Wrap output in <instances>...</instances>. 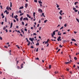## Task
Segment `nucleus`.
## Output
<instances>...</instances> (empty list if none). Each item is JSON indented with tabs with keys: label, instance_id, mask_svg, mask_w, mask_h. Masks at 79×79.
I'll return each mask as SVG.
<instances>
[{
	"label": "nucleus",
	"instance_id": "f257e3e1",
	"mask_svg": "<svg viewBox=\"0 0 79 79\" xmlns=\"http://www.w3.org/2000/svg\"><path fill=\"white\" fill-rule=\"evenodd\" d=\"M57 41H61V36H59L57 39Z\"/></svg>",
	"mask_w": 79,
	"mask_h": 79
},
{
	"label": "nucleus",
	"instance_id": "f03ea898",
	"mask_svg": "<svg viewBox=\"0 0 79 79\" xmlns=\"http://www.w3.org/2000/svg\"><path fill=\"white\" fill-rule=\"evenodd\" d=\"M71 62H72V60H70V61L65 62V64H69V63H70Z\"/></svg>",
	"mask_w": 79,
	"mask_h": 79
},
{
	"label": "nucleus",
	"instance_id": "7ed1b4c3",
	"mask_svg": "<svg viewBox=\"0 0 79 79\" xmlns=\"http://www.w3.org/2000/svg\"><path fill=\"white\" fill-rule=\"evenodd\" d=\"M33 40H35L34 38H29V40H31V42H33Z\"/></svg>",
	"mask_w": 79,
	"mask_h": 79
},
{
	"label": "nucleus",
	"instance_id": "20e7f679",
	"mask_svg": "<svg viewBox=\"0 0 79 79\" xmlns=\"http://www.w3.org/2000/svg\"><path fill=\"white\" fill-rule=\"evenodd\" d=\"M63 12L62 10H60V12H59L60 14V15L61 16H62V14H61V13Z\"/></svg>",
	"mask_w": 79,
	"mask_h": 79
},
{
	"label": "nucleus",
	"instance_id": "39448f33",
	"mask_svg": "<svg viewBox=\"0 0 79 79\" xmlns=\"http://www.w3.org/2000/svg\"><path fill=\"white\" fill-rule=\"evenodd\" d=\"M38 11H40V12H41V13H42V12H43L42 10L41 9H40L38 10Z\"/></svg>",
	"mask_w": 79,
	"mask_h": 79
},
{
	"label": "nucleus",
	"instance_id": "423d86ee",
	"mask_svg": "<svg viewBox=\"0 0 79 79\" xmlns=\"http://www.w3.org/2000/svg\"><path fill=\"white\" fill-rule=\"evenodd\" d=\"M6 10H8V11H9L10 10V9L9 8V7L8 6H7L6 7Z\"/></svg>",
	"mask_w": 79,
	"mask_h": 79
},
{
	"label": "nucleus",
	"instance_id": "0eeeda50",
	"mask_svg": "<svg viewBox=\"0 0 79 79\" xmlns=\"http://www.w3.org/2000/svg\"><path fill=\"white\" fill-rule=\"evenodd\" d=\"M27 17H28V18H31V16H29V14H27Z\"/></svg>",
	"mask_w": 79,
	"mask_h": 79
},
{
	"label": "nucleus",
	"instance_id": "6e6552de",
	"mask_svg": "<svg viewBox=\"0 0 79 79\" xmlns=\"http://www.w3.org/2000/svg\"><path fill=\"white\" fill-rule=\"evenodd\" d=\"M38 2L39 3H40V4H42V2L40 1H38Z\"/></svg>",
	"mask_w": 79,
	"mask_h": 79
},
{
	"label": "nucleus",
	"instance_id": "1a4fd4ad",
	"mask_svg": "<svg viewBox=\"0 0 79 79\" xmlns=\"http://www.w3.org/2000/svg\"><path fill=\"white\" fill-rule=\"evenodd\" d=\"M28 44H27V45L28 46H29V45H30V44H31V42L30 41H28Z\"/></svg>",
	"mask_w": 79,
	"mask_h": 79
},
{
	"label": "nucleus",
	"instance_id": "9d476101",
	"mask_svg": "<svg viewBox=\"0 0 79 79\" xmlns=\"http://www.w3.org/2000/svg\"><path fill=\"white\" fill-rule=\"evenodd\" d=\"M13 26V23H11L10 24V28H11Z\"/></svg>",
	"mask_w": 79,
	"mask_h": 79
},
{
	"label": "nucleus",
	"instance_id": "9b49d317",
	"mask_svg": "<svg viewBox=\"0 0 79 79\" xmlns=\"http://www.w3.org/2000/svg\"><path fill=\"white\" fill-rule=\"evenodd\" d=\"M72 41H74V42H76V40L75 39H72L71 40Z\"/></svg>",
	"mask_w": 79,
	"mask_h": 79
},
{
	"label": "nucleus",
	"instance_id": "f8f14e48",
	"mask_svg": "<svg viewBox=\"0 0 79 79\" xmlns=\"http://www.w3.org/2000/svg\"><path fill=\"white\" fill-rule=\"evenodd\" d=\"M36 45L37 46H39V43L38 42L37 44H36Z\"/></svg>",
	"mask_w": 79,
	"mask_h": 79
},
{
	"label": "nucleus",
	"instance_id": "ddd939ff",
	"mask_svg": "<svg viewBox=\"0 0 79 79\" xmlns=\"http://www.w3.org/2000/svg\"><path fill=\"white\" fill-rule=\"evenodd\" d=\"M23 8H24V7H23V6H22V7H20L19 8V10H21V9H23Z\"/></svg>",
	"mask_w": 79,
	"mask_h": 79
},
{
	"label": "nucleus",
	"instance_id": "4468645a",
	"mask_svg": "<svg viewBox=\"0 0 79 79\" xmlns=\"http://www.w3.org/2000/svg\"><path fill=\"white\" fill-rule=\"evenodd\" d=\"M56 5H57V8H59V7H60V6L58 5L57 3H56Z\"/></svg>",
	"mask_w": 79,
	"mask_h": 79
},
{
	"label": "nucleus",
	"instance_id": "2eb2a0df",
	"mask_svg": "<svg viewBox=\"0 0 79 79\" xmlns=\"http://www.w3.org/2000/svg\"><path fill=\"white\" fill-rule=\"evenodd\" d=\"M52 34L53 35H55V32L54 31L53 32Z\"/></svg>",
	"mask_w": 79,
	"mask_h": 79
},
{
	"label": "nucleus",
	"instance_id": "dca6fc26",
	"mask_svg": "<svg viewBox=\"0 0 79 79\" xmlns=\"http://www.w3.org/2000/svg\"><path fill=\"white\" fill-rule=\"evenodd\" d=\"M23 64H21V68H23Z\"/></svg>",
	"mask_w": 79,
	"mask_h": 79
},
{
	"label": "nucleus",
	"instance_id": "f3484780",
	"mask_svg": "<svg viewBox=\"0 0 79 79\" xmlns=\"http://www.w3.org/2000/svg\"><path fill=\"white\" fill-rule=\"evenodd\" d=\"M23 17H21L20 18V20L21 21H22V20H23Z\"/></svg>",
	"mask_w": 79,
	"mask_h": 79
},
{
	"label": "nucleus",
	"instance_id": "a211bd4d",
	"mask_svg": "<svg viewBox=\"0 0 79 79\" xmlns=\"http://www.w3.org/2000/svg\"><path fill=\"white\" fill-rule=\"evenodd\" d=\"M42 15L43 16H44V17H45V16L44 15V13H42Z\"/></svg>",
	"mask_w": 79,
	"mask_h": 79
},
{
	"label": "nucleus",
	"instance_id": "6ab92c4d",
	"mask_svg": "<svg viewBox=\"0 0 79 79\" xmlns=\"http://www.w3.org/2000/svg\"><path fill=\"white\" fill-rule=\"evenodd\" d=\"M47 21H48V20H46L44 21V23H47Z\"/></svg>",
	"mask_w": 79,
	"mask_h": 79
},
{
	"label": "nucleus",
	"instance_id": "aec40b11",
	"mask_svg": "<svg viewBox=\"0 0 79 79\" xmlns=\"http://www.w3.org/2000/svg\"><path fill=\"white\" fill-rule=\"evenodd\" d=\"M76 20L77 21V22H78V23H79V19H78L76 18Z\"/></svg>",
	"mask_w": 79,
	"mask_h": 79
},
{
	"label": "nucleus",
	"instance_id": "412c9836",
	"mask_svg": "<svg viewBox=\"0 0 79 79\" xmlns=\"http://www.w3.org/2000/svg\"><path fill=\"white\" fill-rule=\"evenodd\" d=\"M10 7H12V3L11 2H10Z\"/></svg>",
	"mask_w": 79,
	"mask_h": 79
},
{
	"label": "nucleus",
	"instance_id": "4be33fe9",
	"mask_svg": "<svg viewBox=\"0 0 79 79\" xmlns=\"http://www.w3.org/2000/svg\"><path fill=\"white\" fill-rule=\"evenodd\" d=\"M17 17H18V16L17 15H16L15 16H14V18L15 19H17Z\"/></svg>",
	"mask_w": 79,
	"mask_h": 79
},
{
	"label": "nucleus",
	"instance_id": "5701e85b",
	"mask_svg": "<svg viewBox=\"0 0 79 79\" xmlns=\"http://www.w3.org/2000/svg\"><path fill=\"white\" fill-rule=\"evenodd\" d=\"M77 3H78V2H75L74 5H76V4H77Z\"/></svg>",
	"mask_w": 79,
	"mask_h": 79
},
{
	"label": "nucleus",
	"instance_id": "b1692460",
	"mask_svg": "<svg viewBox=\"0 0 79 79\" xmlns=\"http://www.w3.org/2000/svg\"><path fill=\"white\" fill-rule=\"evenodd\" d=\"M24 15V13H22V14H20V16H22V15Z\"/></svg>",
	"mask_w": 79,
	"mask_h": 79
},
{
	"label": "nucleus",
	"instance_id": "393cba45",
	"mask_svg": "<svg viewBox=\"0 0 79 79\" xmlns=\"http://www.w3.org/2000/svg\"><path fill=\"white\" fill-rule=\"evenodd\" d=\"M74 59L75 60H77V58H76V57H74Z\"/></svg>",
	"mask_w": 79,
	"mask_h": 79
},
{
	"label": "nucleus",
	"instance_id": "a878e982",
	"mask_svg": "<svg viewBox=\"0 0 79 79\" xmlns=\"http://www.w3.org/2000/svg\"><path fill=\"white\" fill-rule=\"evenodd\" d=\"M59 19H62V17H61V16H60V17H59Z\"/></svg>",
	"mask_w": 79,
	"mask_h": 79
},
{
	"label": "nucleus",
	"instance_id": "bb28decb",
	"mask_svg": "<svg viewBox=\"0 0 79 79\" xmlns=\"http://www.w3.org/2000/svg\"><path fill=\"white\" fill-rule=\"evenodd\" d=\"M34 2H35L36 3H37V0H34Z\"/></svg>",
	"mask_w": 79,
	"mask_h": 79
},
{
	"label": "nucleus",
	"instance_id": "cd10ccee",
	"mask_svg": "<svg viewBox=\"0 0 79 79\" xmlns=\"http://www.w3.org/2000/svg\"><path fill=\"white\" fill-rule=\"evenodd\" d=\"M59 47H60V48H62V47H63V46L61 45L60 44L59 45Z\"/></svg>",
	"mask_w": 79,
	"mask_h": 79
},
{
	"label": "nucleus",
	"instance_id": "c85d7f7f",
	"mask_svg": "<svg viewBox=\"0 0 79 79\" xmlns=\"http://www.w3.org/2000/svg\"><path fill=\"white\" fill-rule=\"evenodd\" d=\"M28 5H27V4H25V7L26 8L27 7V6Z\"/></svg>",
	"mask_w": 79,
	"mask_h": 79
},
{
	"label": "nucleus",
	"instance_id": "c756f323",
	"mask_svg": "<svg viewBox=\"0 0 79 79\" xmlns=\"http://www.w3.org/2000/svg\"><path fill=\"white\" fill-rule=\"evenodd\" d=\"M51 65H50L49 66V69H51Z\"/></svg>",
	"mask_w": 79,
	"mask_h": 79
},
{
	"label": "nucleus",
	"instance_id": "7c9ffc66",
	"mask_svg": "<svg viewBox=\"0 0 79 79\" xmlns=\"http://www.w3.org/2000/svg\"><path fill=\"white\" fill-rule=\"evenodd\" d=\"M5 22H7V19H6V17L5 18Z\"/></svg>",
	"mask_w": 79,
	"mask_h": 79
},
{
	"label": "nucleus",
	"instance_id": "2f4dec72",
	"mask_svg": "<svg viewBox=\"0 0 79 79\" xmlns=\"http://www.w3.org/2000/svg\"><path fill=\"white\" fill-rule=\"evenodd\" d=\"M26 40H27V42H28L30 41H29V40H28L27 38H26Z\"/></svg>",
	"mask_w": 79,
	"mask_h": 79
},
{
	"label": "nucleus",
	"instance_id": "473e14b6",
	"mask_svg": "<svg viewBox=\"0 0 79 79\" xmlns=\"http://www.w3.org/2000/svg\"><path fill=\"white\" fill-rule=\"evenodd\" d=\"M19 13H22V12L21 11V10H19Z\"/></svg>",
	"mask_w": 79,
	"mask_h": 79
},
{
	"label": "nucleus",
	"instance_id": "72a5a7b5",
	"mask_svg": "<svg viewBox=\"0 0 79 79\" xmlns=\"http://www.w3.org/2000/svg\"><path fill=\"white\" fill-rule=\"evenodd\" d=\"M60 49H59L57 51V52H56V53H58V52L59 51H60Z\"/></svg>",
	"mask_w": 79,
	"mask_h": 79
},
{
	"label": "nucleus",
	"instance_id": "f704fd0d",
	"mask_svg": "<svg viewBox=\"0 0 79 79\" xmlns=\"http://www.w3.org/2000/svg\"><path fill=\"white\" fill-rule=\"evenodd\" d=\"M47 45L46 46V47H48V45H49V44H48V43H47Z\"/></svg>",
	"mask_w": 79,
	"mask_h": 79
},
{
	"label": "nucleus",
	"instance_id": "c9c22d12",
	"mask_svg": "<svg viewBox=\"0 0 79 79\" xmlns=\"http://www.w3.org/2000/svg\"><path fill=\"white\" fill-rule=\"evenodd\" d=\"M61 77H62V78L63 79H64V76H61Z\"/></svg>",
	"mask_w": 79,
	"mask_h": 79
},
{
	"label": "nucleus",
	"instance_id": "e433bc0d",
	"mask_svg": "<svg viewBox=\"0 0 79 79\" xmlns=\"http://www.w3.org/2000/svg\"><path fill=\"white\" fill-rule=\"evenodd\" d=\"M7 12V10H6L4 12V13H6Z\"/></svg>",
	"mask_w": 79,
	"mask_h": 79
},
{
	"label": "nucleus",
	"instance_id": "4c0bfd02",
	"mask_svg": "<svg viewBox=\"0 0 79 79\" xmlns=\"http://www.w3.org/2000/svg\"><path fill=\"white\" fill-rule=\"evenodd\" d=\"M33 35H37V34L35 33H33Z\"/></svg>",
	"mask_w": 79,
	"mask_h": 79
},
{
	"label": "nucleus",
	"instance_id": "58836bf2",
	"mask_svg": "<svg viewBox=\"0 0 79 79\" xmlns=\"http://www.w3.org/2000/svg\"><path fill=\"white\" fill-rule=\"evenodd\" d=\"M18 33H19L20 34H21V32L19 31L18 30L17 31Z\"/></svg>",
	"mask_w": 79,
	"mask_h": 79
},
{
	"label": "nucleus",
	"instance_id": "ea45409f",
	"mask_svg": "<svg viewBox=\"0 0 79 79\" xmlns=\"http://www.w3.org/2000/svg\"><path fill=\"white\" fill-rule=\"evenodd\" d=\"M65 42H66L65 40H63V43H65Z\"/></svg>",
	"mask_w": 79,
	"mask_h": 79
},
{
	"label": "nucleus",
	"instance_id": "a19ab883",
	"mask_svg": "<svg viewBox=\"0 0 79 79\" xmlns=\"http://www.w3.org/2000/svg\"><path fill=\"white\" fill-rule=\"evenodd\" d=\"M22 24H23V25H24V22H22Z\"/></svg>",
	"mask_w": 79,
	"mask_h": 79
},
{
	"label": "nucleus",
	"instance_id": "79ce46f5",
	"mask_svg": "<svg viewBox=\"0 0 79 79\" xmlns=\"http://www.w3.org/2000/svg\"><path fill=\"white\" fill-rule=\"evenodd\" d=\"M25 20H27V21H28V19L26 17L25 18Z\"/></svg>",
	"mask_w": 79,
	"mask_h": 79
},
{
	"label": "nucleus",
	"instance_id": "37998d69",
	"mask_svg": "<svg viewBox=\"0 0 79 79\" xmlns=\"http://www.w3.org/2000/svg\"><path fill=\"white\" fill-rule=\"evenodd\" d=\"M58 35H61V33H58Z\"/></svg>",
	"mask_w": 79,
	"mask_h": 79
},
{
	"label": "nucleus",
	"instance_id": "c03bdc74",
	"mask_svg": "<svg viewBox=\"0 0 79 79\" xmlns=\"http://www.w3.org/2000/svg\"><path fill=\"white\" fill-rule=\"evenodd\" d=\"M41 28H42L41 27H39V31H41Z\"/></svg>",
	"mask_w": 79,
	"mask_h": 79
},
{
	"label": "nucleus",
	"instance_id": "a18cd8bd",
	"mask_svg": "<svg viewBox=\"0 0 79 79\" xmlns=\"http://www.w3.org/2000/svg\"><path fill=\"white\" fill-rule=\"evenodd\" d=\"M73 10H76V9L75 7H73Z\"/></svg>",
	"mask_w": 79,
	"mask_h": 79
},
{
	"label": "nucleus",
	"instance_id": "49530a36",
	"mask_svg": "<svg viewBox=\"0 0 79 79\" xmlns=\"http://www.w3.org/2000/svg\"><path fill=\"white\" fill-rule=\"evenodd\" d=\"M39 26H40V24H38L37 25V27H39Z\"/></svg>",
	"mask_w": 79,
	"mask_h": 79
},
{
	"label": "nucleus",
	"instance_id": "de8ad7c7",
	"mask_svg": "<svg viewBox=\"0 0 79 79\" xmlns=\"http://www.w3.org/2000/svg\"><path fill=\"white\" fill-rule=\"evenodd\" d=\"M6 29V27H4L3 28V30H5Z\"/></svg>",
	"mask_w": 79,
	"mask_h": 79
},
{
	"label": "nucleus",
	"instance_id": "09e8293b",
	"mask_svg": "<svg viewBox=\"0 0 79 79\" xmlns=\"http://www.w3.org/2000/svg\"><path fill=\"white\" fill-rule=\"evenodd\" d=\"M31 48H34V47H33V45H32L31 47Z\"/></svg>",
	"mask_w": 79,
	"mask_h": 79
},
{
	"label": "nucleus",
	"instance_id": "8fccbe9b",
	"mask_svg": "<svg viewBox=\"0 0 79 79\" xmlns=\"http://www.w3.org/2000/svg\"><path fill=\"white\" fill-rule=\"evenodd\" d=\"M51 35H52V37H54V35H52V34H51Z\"/></svg>",
	"mask_w": 79,
	"mask_h": 79
},
{
	"label": "nucleus",
	"instance_id": "3c124183",
	"mask_svg": "<svg viewBox=\"0 0 79 79\" xmlns=\"http://www.w3.org/2000/svg\"><path fill=\"white\" fill-rule=\"evenodd\" d=\"M35 60H39V58L37 57L36 58H35Z\"/></svg>",
	"mask_w": 79,
	"mask_h": 79
},
{
	"label": "nucleus",
	"instance_id": "603ef678",
	"mask_svg": "<svg viewBox=\"0 0 79 79\" xmlns=\"http://www.w3.org/2000/svg\"><path fill=\"white\" fill-rule=\"evenodd\" d=\"M38 50H39V48H37L36 49V52H38Z\"/></svg>",
	"mask_w": 79,
	"mask_h": 79
},
{
	"label": "nucleus",
	"instance_id": "864d4df0",
	"mask_svg": "<svg viewBox=\"0 0 79 79\" xmlns=\"http://www.w3.org/2000/svg\"><path fill=\"white\" fill-rule=\"evenodd\" d=\"M6 14L7 15H8V14H9V12H7L6 13Z\"/></svg>",
	"mask_w": 79,
	"mask_h": 79
},
{
	"label": "nucleus",
	"instance_id": "5fc2aeb1",
	"mask_svg": "<svg viewBox=\"0 0 79 79\" xmlns=\"http://www.w3.org/2000/svg\"><path fill=\"white\" fill-rule=\"evenodd\" d=\"M74 11H75V12H77V11H78V10H74Z\"/></svg>",
	"mask_w": 79,
	"mask_h": 79
},
{
	"label": "nucleus",
	"instance_id": "6e6d98bb",
	"mask_svg": "<svg viewBox=\"0 0 79 79\" xmlns=\"http://www.w3.org/2000/svg\"><path fill=\"white\" fill-rule=\"evenodd\" d=\"M63 29V27H61L60 29V30L61 29Z\"/></svg>",
	"mask_w": 79,
	"mask_h": 79
},
{
	"label": "nucleus",
	"instance_id": "4d7b16f0",
	"mask_svg": "<svg viewBox=\"0 0 79 79\" xmlns=\"http://www.w3.org/2000/svg\"><path fill=\"white\" fill-rule=\"evenodd\" d=\"M0 40H2V37L0 36Z\"/></svg>",
	"mask_w": 79,
	"mask_h": 79
},
{
	"label": "nucleus",
	"instance_id": "13d9d810",
	"mask_svg": "<svg viewBox=\"0 0 79 79\" xmlns=\"http://www.w3.org/2000/svg\"><path fill=\"white\" fill-rule=\"evenodd\" d=\"M5 48H8V47L7 46H5Z\"/></svg>",
	"mask_w": 79,
	"mask_h": 79
},
{
	"label": "nucleus",
	"instance_id": "bf43d9fd",
	"mask_svg": "<svg viewBox=\"0 0 79 79\" xmlns=\"http://www.w3.org/2000/svg\"><path fill=\"white\" fill-rule=\"evenodd\" d=\"M73 68H75V67H76V65L75 64L73 65Z\"/></svg>",
	"mask_w": 79,
	"mask_h": 79
},
{
	"label": "nucleus",
	"instance_id": "052dcab7",
	"mask_svg": "<svg viewBox=\"0 0 79 79\" xmlns=\"http://www.w3.org/2000/svg\"><path fill=\"white\" fill-rule=\"evenodd\" d=\"M5 18V15H3L2 17V18Z\"/></svg>",
	"mask_w": 79,
	"mask_h": 79
},
{
	"label": "nucleus",
	"instance_id": "680f3d73",
	"mask_svg": "<svg viewBox=\"0 0 79 79\" xmlns=\"http://www.w3.org/2000/svg\"><path fill=\"white\" fill-rule=\"evenodd\" d=\"M24 30L25 31H27V29L25 28L24 29Z\"/></svg>",
	"mask_w": 79,
	"mask_h": 79
},
{
	"label": "nucleus",
	"instance_id": "e2e57ef3",
	"mask_svg": "<svg viewBox=\"0 0 79 79\" xmlns=\"http://www.w3.org/2000/svg\"><path fill=\"white\" fill-rule=\"evenodd\" d=\"M75 7L76 8H79V7L77 6H75Z\"/></svg>",
	"mask_w": 79,
	"mask_h": 79
},
{
	"label": "nucleus",
	"instance_id": "0e129e2a",
	"mask_svg": "<svg viewBox=\"0 0 79 79\" xmlns=\"http://www.w3.org/2000/svg\"><path fill=\"white\" fill-rule=\"evenodd\" d=\"M0 7L1 8V9H3V8H2V6H0Z\"/></svg>",
	"mask_w": 79,
	"mask_h": 79
},
{
	"label": "nucleus",
	"instance_id": "69168bd1",
	"mask_svg": "<svg viewBox=\"0 0 79 79\" xmlns=\"http://www.w3.org/2000/svg\"><path fill=\"white\" fill-rule=\"evenodd\" d=\"M6 32H8V30L7 29H6Z\"/></svg>",
	"mask_w": 79,
	"mask_h": 79
},
{
	"label": "nucleus",
	"instance_id": "338daca9",
	"mask_svg": "<svg viewBox=\"0 0 79 79\" xmlns=\"http://www.w3.org/2000/svg\"><path fill=\"white\" fill-rule=\"evenodd\" d=\"M17 68L18 69H19V66H18L17 67Z\"/></svg>",
	"mask_w": 79,
	"mask_h": 79
},
{
	"label": "nucleus",
	"instance_id": "774afa93",
	"mask_svg": "<svg viewBox=\"0 0 79 79\" xmlns=\"http://www.w3.org/2000/svg\"><path fill=\"white\" fill-rule=\"evenodd\" d=\"M31 29H33V27H31Z\"/></svg>",
	"mask_w": 79,
	"mask_h": 79
}]
</instances>
